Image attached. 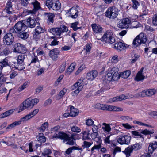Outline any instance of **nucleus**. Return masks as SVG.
<instances>
[{"mask_svg": "<svg viewBox=\"0 0 157 157\" xmlns=\"http://www.w3.org/2000/svg\"><path fill=\"white\" fill-rule=\"evenodd\" d=\"M52 138H59L63 140V141L66 142V144L71 145H74L75 143V139H74L73 136L70 137L68 135L64 132H59L56 133V132L55 134L53 136Z\"/></svg>", "mask_w": 157, "mask_h": 157, "instance_id": "f257e3e1", "label": "nucleus"}, {"mask_svg": "<svg viewBox=\"0 0 157 157\" xmlns=\"http://www.w3.org/2000/svg\"><path fill=\"white\" fill-rule=\"evenodd\" d=\"M39 101V99L37 98L32 99L31 98H29L25 100L20 105L19 110L22 111L26 109L32 108Z\"/></svg>", "mask_w": 157, "mask_h": 157, "instance_id": "f03ea898", "label": "nucleus"}, {"mask_svg": "<svg viewBox=\"0 0 157 157\" xmlns=\"http://www.w3.org/2000/svg\"><path fill=\"white\" fill-rule=\"evenodd\" d=\"M26 21L22 20L19 21L14 25V27L10 28V32L14 34L20 33L24 31L27 28L26 25Z\"/></svg>", "mask_w": 157, "mask_h": 157, "instance_id": "7ed1b4c3", "label": "nucleus"}, {"mask_svg": "<svg viewBox=\"0 0 157 157\" xmlns=\"http://www.w3.org/2000/svg\"><path fill=\"white\" fill-rule=\"evenodd\" d=\"M118 68L114 67L112 68H109L105 78L109 81H116L119 78V74L118 72Z\"/></svg>", "mask_w": 157, "mask_h": 157, "instance_id": "20e7f679", "label": "nucleus"}, {"mask_svg": "<svg viewBox=\"0 0 157 157\" xmlns=\"http://www.w3.org/2000/svg\"><path fill=\"white\" fill-rule=\"evenodd\" d=\"M106 16L109 19H113L116 18L118 14V10L115 7L109 8L105 13Z\"/></svg>", "mask_w": 157, "mask_h": 157, "instance_id": "39448f33", "label": "nucleus"}, {"mask_svg": "<svg viewBox=\"0 0 157 157\" xmlns=\"http://www.w3.org/2000/svg\"><path fill=\"white\" fill-rule=\"evenodd\" d=\"M113 33L112 32L107 31L103 35L101 39L102 40L106 43H109L112 44L115 42V39L113 37Z\"/></svg>", "mask_w": 157, "mask_h": 157, "instance_id": "423d86ee", "label": "nucleus"}, {"mask_svg": "<svg viewBox=\"0 0 157 157\" xmlns=\"http://www.w3.org/2000/svg\"><path fill=\"white\" fill-rule=\"evenodd\" d=\"M10 29L9 30V33L6 34L3 37V41L4 44L7 45H10L13 43L14 40V37L12 33H14L10 32Z\"/></svg>", "mask_w": 157, "mask_h": 157, "instance_id": "0eeeda50", "label": "nucleus"}, {"mask_svg": "<svg viewBox=\"0 0 157 157\" xmlns=\"http://www.w3.org/2000/svg\"><path fill=\"white\" fill-rule=\"evenodd\" d=\"M155 93V90L154 89H149L147 90H144L142 92L136 94V97H144L146 96L150 97Z\"/></svg>", "mask_w": 157, "mask_h": 157, "instance_id": "6e6552de", "label": "nucleus"}, {"mask_svg": "<svg viewBox=\"0 0 157 157\" xmlns=\"http://www.w3.org/2000/svg\"><path fill=\"white\" fill-rule=\"evenodd\" d=\"M101 110L111 111H121L123 110V109L120 107L104 104H102Z\"/></svg>", "mask_w": 157, "mask_h": 157, "instance_id": "1a4fd4ad", "label": "nucleus"}, {"mask_svg": "<svg viewBox=\"0 0 157 157\" xmlns=\"http://www.w3.org/2000/svg\"><path fill=\"white\" fill-rule=\"evenodd\" d=\"M131 137L128 135L119 136L117 139V142L121 144H129L130 143Z\"/></svg>", "mask_w": 157, "mask_h": 157, "instance_id": "9d476101", "label": "nucleus"}, {"mask_svg": "<svg viewBox=\"0 0 157 157\" xmlns=\"http://www.w3.org/2000/svg\"><path fill=\"white\" fill-rule=\"evenodd\" d=\"M130 20L128 18L123 19L120 20L117 24L118 27L121 28H128V25L131 22Z\"/></svg>", "mask_w": 157, "mask_h": 157, "instance_id": "9b49d317", "label": "nucleus"}, {"mask_svg": "<svg viewBox=\"0 0 157 157\" xmlns=\"http://www.w3.org/2000/svg\"><path fill=\"white\" fill-rule=\"evenodd\" d=\"M26 51V48L24 45L19 43L15 44L14 50L15 52L24 54Z\"/></svg>", "mask_w": 157, "mask_h": 157, "instance_id": "f8f14e48", "label": "nucleus"}, {"mask_svg": "<svg viewBox=\"0 0 157 157\" xmlns=\"http://www.w3.org/2000/svg\"><path fill=\"white\" fill-rule=\"evenodd\" d=\"M14 0H9L8 1L5 9L6 13L8 14H12L13 10L12 8V3L14 2Z\"/></svg>", "mask_w": 157, "mask_h": 157, "instance_id": "ddd939ff", "label": "nucleus"}, {"mask_svg": "<svg viewBox=\"0 0 157 157\" xmlns=\"http://www.w3.org/2000/svg\"><path fill=\"white\" fill-rule=\"evenodd\" d=\"M59 51L55 48L49 51V55L53 60H56L58 58V55L59 53Z\"/></svg>", "mask_w": 157, "mask_h": 157, "instance_id": "4468645a", "label": "nucleus"}, {"mask_svg": "<svg viewBox=\"0 0 157 157\" xmlns=\"http://www.w3.org/2000/svg\"><path fill=\"white\" fill-rule=\"evenodd\" d=\"M98 72L95 70H93L87 74L86 78L87 79L93 80L98 75Z\"/></svg>", "mask_w": 157, "mask_h": 157, "instance_id": "2eb2a0df", "label": "nucleus"}, {"mask_svg": "<svg viewBox=\"0 0 157 157\" xmlns=\"http://www.w3.org/2000/svg\"><path fill=\"white\" fill-rule=\"evenodd\" d=\"M26 24L28 27L31 28L34 27L37 24L39 25V23L37 22L36 20L30 17L27 20Z\"/></svg>", "mask_w": 157, "mask_h": 157, "instance_id": "dca6fc26", "label": "nucleus"}, {"mask_svg": "<svg viewBox=\"0 0 157 157\" xmlns=\"http://www.w3.org/2000/svg\"><path fill=\"white\" fill-rule=\"evenodd\" d=\"M128 47V45L121 42H117L115 44L114 48L117 50L120 51L126 49Z\"/></svg>", "mask_w": 157, "mask_h": 157, "instance_id": "f3484780", "label": "nucleus"}, {"mask_svg": "<svg viewBox=\"0 0 157 157\" xmlns=\"http://www.w3.org/2000/svg\"><path fill=\"white\" fill-rule=\"evenodd\" d=\"M83 78L82 79H80L78 80L77 82L79 85L78 88L75 90L74 91L72 92V94L73 95L75 96L77 95L81 91L83 87V85L81 84L83 82Z\"/></svg>", "mask_w": 157, "mask_h": 157, "instance_id": "a211bd4d", "label": "nucleus"}, {"mask_svg": "<svg viewBox=\"0 0 157 157\" xmlns=\"http://www.w3.org/2000/svg\"><path fill=\"white\" fill-rule=\"evenodd\" d=\"M69 13L70 16L72 18H76L78 17V10L74 7L71 8Z\"/></svg>", "mask_w": 157, "mask_h": 157, "instance_id": "6ab92c4d", "label": "nucleus"}, {"mask_svg": "<svg viewBox=\"0 0 157 157\" xmlns=\"http://www.w3.org/2000/svg\"><path fill=\"white\" fill-rule=\"evenodd\" d=\"M144 67H142L138 72L135 78V80L139 81L144 79L145 76L143 75L142 73L143 71Z\"/></svg>", "mask_w": 157, "mask_h": 157, "instance_id": "aec40b11", "label": "nucleus"}, {"mask_svg": "<svg viewBox=\"0 0 157 157\" xmlns=\"http://www.w3.org/2000/svg\"><path fill=\"white\" fill-rule=\"evenodd\" d=\"M157 147V142L155 141L150 143L148 147V153L152 154Z\"/></svg>", "mask_w": 157, "mask_h": 157, "instance_id": "412c9836", "label": "nucleus"}, {"mask_svg": "<svg viewBox=\"0 0 157 157\" xmlns=\"http://www.w3.org/2000/svg\"><path fill=\"white\" fill-rule=\"evenodd\" d=\"M91 26L94 33H100L102 32V28L100 25L96 24H92Z\"/></svg>", "mask_w": 157, "mask_h": 157, "instance_id": "4be33fe9", "label": "nucleus"}, {"mask_svg": "<svg viewBox=\"0 0 157 157\" xmlns=\"http://www.w3.org/2000/svg\"><path fill=\"white\" fill-rule=\"evenodd\" d=\"M25 56V55L24 54H21L18 56L17 58V63L22 67H23L24 69L25 68V67L24 63Z\"/></svg>", "mask_w": 157, "mask_h": 157, "instance_id": "5701e85b", "label": "nucleus"}, {"mask_svg": "<svg viewBox=\"0 0 157 157\" xmlns=\"http://www.w3.org/2000/svg\"><path fill=\"white\" fill-rule=\"evenodd\" d=\"M10 65L9 62L7 58H6L0 61V69L2 70L3 67Z\"/></svg>", "mask_w": 157, "mask_h": 157, "instance_id": "b1692460", "label": "nucleus"}, {"mask_svg": "<svg viewBox=\"0 0 157 157\" xmlns=\"http://www.w3.org/2000/svg\"><path fill=\"white\" fill-rule=\"evenodd\" d=\"M126 99V98L125 95H121L110 99H109V101L110 102H115L121 101Z\"/></svg>", "mask_w": 157, "mask_h": 157, "instance_id": "393cba45", "label": "nucleus"}, {"mask_svg": "<svg viewBox=\"0 0 157 157\" xmlns=\"http://www.w3.org/2000/svg\"><path fill=\"white\" fill-rule=\"evenodd\" d=\"M49 30L50 33L56 36H59L61 34L59 28H52Z\"/></svg>", "mask_w": 157, "mask_h": 157, "instance_id": "a878e982", "label": "nucleus"}, {"mask_svg": "<svg viewBox=\"0 0 157 157\" xmlns=\"http://www.w3.org/2000/svg\"><path fill=\"white\" fill-rule=\"evenodd\" d=\"M131 133L135 138H139L140 141H143L144 136L143 135L140 134L139 132L135 131H132Z\"/></svg>", "mask_w": 157, "mask_h": 157, "instance_id": "bb28decb", "label": "nucleus"}, {"mask_svg": "<svg viewBox=\"0 0 157 157\" xmlns=\"http://www.w3.org/2000/svg\"><path fill=\"white\" fill-rule=\"evenodd\" d=\"M76 63L74 62L72 63L68 67L67 71L65 72V75H69L71 73L75 68Z\"/></svg>", "mask_w": 157, "mask_h": 157, "instance_id": "cd10ccee", "label": "nucleus"}, {"mask_svg": "<svg viewBox=\"0 0 157 157\" xmlns=\"http://www.w3.org/2000/svg\"><path fill=\"white\" fill-rule=\"evenodd\" d=\"M141 41V44H144L147 41V38L146 36L144 35V33H141L139 35L137 36V39Z\"/></svg>", "mask_w": 157, "mask_h": 157, "instance_id": "c85d7f7f", "label": "nucleus"}, {"mask_svg": "<svg viewBox=\"0 0 157 157\" xmlns=\"http://www.w3.org/2000/svg\"><path fill=\"white\" fill-rule=\"evenodd\" d=\"M60 8L61 3L59 1H57L54 2L51 9L55 10H58L60 9Z\"/></svg>", "mask_w": 157, "mask_h": 157, "instance_id": "c756f323", "label": "nucleus"}, {"mask_svg": "<svg viewBox=\"0 0 157 157\" xmlns=\"http://www.w3.org/2000/svg\"><path fill=\"white\" fill-rule=\"evenodd\" d=\"M71 116L74 117L78 115L79 113L78 109L75 108L74 106H71L70 107Z\"/></svg>", "mask_w": 157, "mask_h": 157, "instance_id": "7c9ffc66", "label": "nucleus"}, {"mask_svg": "<svg viewBox=\"0 0 157 157\" xmlns=\"http://www.w3.org/2000/svg\"><path fill=\"white\" fill-rule=\"evenodd\" d=\"M134 150L132 146H129L126 148L124 151L127 157H128L130 156V154L133 152Z\"/></svg>", "mask_w": 157, "mask_h": 157, "instance_id": "2f4dec72", "label": "nucleus"}, {"mask_svg": "<svg viewBox=\"0 0 157 157\" xmlns=\"http://www.w3.org/2000/svg\"><path fill=\"white\" fill-rule=\"evenodd\" d=\"M37 140L40 143H44L46 141V138L42 133H39L36 136Z\"/></svg>", "mask_w": 157, "mask_h": 157, "instance_id": "473e14b6", "label": "nucleus"}, {"mask_svg": "<svg viewBox=\"0 0 157 157\" xmlns=\"http://www.w3.org/2000/svg\"><path fill=\"white\" fill-rule=\"evenodd\" d=\"M46 14H47L48 22V23L52 24L53 22V18L55 17L54 14L51 13H46Z\"/></svg>", "mask_w": 157, "mask_h": 157, "instance_id": "72a5a7b5", "label": "nucleus"}, {"mask_svg": "<svg viewBox=\"0 0 157 157\" xmlns=\"http://www.w3.org/2000/svg\"><path fill=\"white\" fill-rule=\"evenodd\" d=\"M9 67L13 68H15L19 70H22L24 69L23 67H21V65H20L18 63L16 62H13L12 64H10Z\"/></svg>", "mask_w": 157, "mask_h": 157, "instance_id": "f704fd0d", "label": "nucleus"}, {"mask_svg": "<svg viewBox=\"0 0 157 157\" xmlns=\"http://www.w3.org/2000/svg\"><path fill=\"white\" fill-rule=\"evenodd\" d=\"M31 4L33 6V10L35 11L38 10L40 8V4L37 0H35L34 2H32Z\"/></svg>", "mask_w": 157, "mask_h": 157, "instance_id": "c9c22d12", "label": "nucleus"}, {"mask_svg": "<svg viewBox=\"0 0 157 157\" xmlns=\"http://www.w3.org/2000/svg\"><path fill=\"white\" fill-rule=\"evenodd\" d=\"M131 72L129 70H127L126 71L121 72L120 75H119V77H121L122 78H128L130 75Z\"/></svg>", "mask_w": 157, "mask_h": 157, "instance_id": "e433bc0d", "label": "nucleus"}, {"mask_svg": "<svg viewBox=\"0 0 157 157\" xmlns=\"http://www.w3.org/2000/svg\"><path fill=\"white\" fill-rule=\"evenodd\" d=\"M36 34H39L43 33L45 31L44 29L42 27L37 26L35 29Z\"/></svg>", "mask_w": 157, "mask_h": 157, "instance_id": "4c0bfd02", "label": "nucleus"}, {"mask_svg": "<svg viewBox=\"0 0 157 157\" xmlns=\"http://www.w3.org/2000/svg\"><path fill=\"white\" fill-rule=\"evenodd\" d=\"M102 125L104 126L102 128V129L105 132H109L111 130V128L109 125L105 123H103Z\"/></svg>", "mask_w": 157, "mask_h": 157, "instance_id": "58836bf2", "label": "nucleus"}, {"mask_svg": "<svg viewBox=\"0 0 157 157\" xmlns=\"http://www.w3.org/2000/svg\"><path fill=\"white\" fill-rule=\"evenodd\" d=\"M20 124V121H16L9 125L6 128V129H11L16 125H18Z\"/></svg>", "mask_w": 157, "mask_h": 157, "instance_id": "ea45409f", "label": "nucleus"}, {"mask_svg": "<svg viewBox=\"0 0 157 157\" xmlns=\"http://www.w3.org/2000/svg\"><path fill=\"white\" fill-rule=\"evenodd\" d=\"M154 130L149 131L147 129H145L144 130H141L140 133L143 134L145 135H147L153 134L154 133Z\"/></svg>", "mask_w": 157, "mask_h": 157, "instance_id": "a19ab883", "label": "nucleus"}, {"mask_svg": "<svg viewBox=\"0 0 157 157\" xmlns=\"http://www.w3.org/2000/svg\"><path fill=\"white\" fill-rule=\"evenodd\" d=\"M67 92V90L65 89H63L61 91L57 96V98L58 100L61 98Z\"/></svg>", "mask_w": 157, "mask_h": 157, "instance_id": "79ce46f5", "label": "nucleus"}, {"mask_svg": "<svg viewBox=\"0 0 157 157\" xmlns=\"http://www.w3.org/2000/svg\"><path fill=\"white\" fill-rule=\"evenodd\" d=\"M18 34V37L21 39H26L28 37V34L26 32H24V31L21 33Z\"/></svg>", "mask_w": 157, "mask_h": 157, "instance_id": "37998d69", "label": "nucleus"}, {"mask_svg": "<svg viewBox=\"0 0 157 157\" xmlns=\"http://www.w3.org/2000/svg\"><path fill=\"white\" fill-rule=\"evenodd\" d=\"M52 153L51 150L48 148H45L42 153V155L44 156H48Z\"/></svg>", "mask_w": 157, "mask_h": 157, "instance_id": "c03bdc74", "label": "nucleus"}, {"mask_svg": "<svg viewBox=\"0 0 157 157\" xmlns=\"http://www.w3.org/2000/svg\"><path fill=\"white\" fill-rule=\"evenodd\" d=\"M10 53V51L9 48L6 47L4 49L2 52H0V55L1 56L7 55Z\"/></svg>", "mask_w": 157, "mask_h": 157, "instance_id": "a18cd8bd", "label": "nucleus"}, {"mask_svg": "<svg viewBox=\"0 0 157 157\" xmlns=\"http://www.w3.org/2000/svg\"><path fill=\"white\" fill-rule=\"evenodd\" d=\"M132 146L134 150L135 151L140 150L142 147V145L139 143H136Z\"/></svg>", "mask_w": 157, "mask_h": 157, "instance_id": "49530a36", "label": "nucleus"}, {"mask_svg": "<svg viewBox=\"0 0 157 157\" xmlns=\"http://www.w3.org/2000/svg\"><path fill=\"white\" fill-rule=\"evenodd\" d=\"M59 30L61 32V33L64 32H66L68 31L67 28L63 25H61L59 27Z\"/></svg>", "mask_w": 157, "mask_h": 157, "instance_id": "de8ad7c7", "label": "nucleus"}, {"mask_svg": "<svg viewBox=\"0 0 157 157\" xmlns=\"http://www.w3.org/2000/svg\"><path fill=\"white\" fill-rule=\"evenodd\" d=\"M54 1L53 0H47L46 2V5L48 8L50 9H51L52 6L53 5V3Z\"/></svg>", "mask_w": 157, "mask_h": 157, "instance_id": "09e8293b", "label": "nucleus"}, {"mask_svg": "<svg viewBox=\"0 0 157 157\" xmlns=\"http://www.w3.org/2000/svg\"><path fill=\"white\" fill-rule=\"evenodd\" d=\"M71 131L73 132L79 133L81 131V129L75 125L72 127L71 128Z\"/></svg>", "mask_w": 157, "mask_h": 157, "instance_id": "8fccbe9b", "label": "nucleus"}, {"mask_svg": "<svg viewBox=\"0 0 157 157\" xmlns=\"http://www.w3.org/2000/svg\"><path fill=\"white\" fill-rule=\"evenodd\" d=\"M138 39V38L137 39L136 37L133 40L132 44L134 46L133 47H137L138 45L141 44V41H140Z\"/></svg>", "mask_w": 157, "mask_h": 157, "instance_id": "3c124183", "label": "nucleus"}, {"mask_svg": "<svg viewBox=\"0 0 157 157\" xmlns=\"http://www.w3.org/2000/svg\"><path fill=\"white\" fill-rule=\"evenodd\" d=\"M30 119V117H29V115L28 114L21 118L20 120L17 121H20V124H21V122L26 121Z\"/></svg>", "mask_w": 157, "mask_h": 157, "instance_id": "603ef678", "label": "nucleus"}, {"mask_svg": "<svg viewBox=\"0 0 157 157\" xmlns=\"http://www.w3.org/2000/svg\"><path fill=\"white\" fill-rule=\"evenodd\" d=\"M82 133L83 134L82 138L83 140H86L89 139V136L90 135V133L88 132V133H87L86 132L84 131L82 132Z\"/></svg>", "mask_w": 157, "mask_h": 157, "instance_id": "864d4df0", "label": "nucleus"}, {"mask_svg": "<svg viewBox=\"0 0 157 157\" xmlns=\"http://www.w3.org/2000/svg\"><path fill=\"white\" fill-rule=\"evenodd\" d=\"M39 111V109H37L34 110L33 111L31 112L29 114H28L29 117H30V118L36 115L38 112Z\"/></svg>", "mask_w": 157, "mask_h": 157, "instance_id": "5fc2aeb1", "label": "nucleus"}, {"mask_svg": "<svg viewBox=\"0 0 157 157\" xmlns=\"http://www.w3.org/2000/svg\"><path fill=\"white\" fill-rule=\"evenodd\" d=\"M94 123V121L91 119H88L86 121V124L88 126H92Z\"/></svg>", "mask_w": 157, "mask_h": 157, "instance_id": "6e6d98bb", "label": "nucleus"}, {"mask_svg": "<svg viewBox=\"0 0 157 157\" xmlns=\"http://www.w3.org/2000/svg\"><path fill=\"white\" fill-rule=\"evenodd\" d=\"M48 122H44L42 124L40 128V129L44 131L48 128Z\"/></svg>", "mask_w": 157, "mask_h": 157, "instance_id": "4d7b16f0", "label": "nucleus"}, {"mask_svg": "<svg viewBox=\"0 0 157 157\" xmlns=\"http://www.w3.org/2000/svg\"><path fill=\"white\" fill-rule=\"evenodd\" d=\"M118 56L117 55H115L112 57L111 59V62L113 63H116L119 61V59L118 58Z\"/></svg>", "mask_w": 157, "mask_h": 157, "instance_id": "13d9d810", "label": "nucleus"}, {"mask_svg": "<svg viewBox=\"0 0 157 157\" xmlns=\"http://www.w3.org/2000/svg\"><path fill=\"white\" fill-rule=\"evenodd\" d=\"M132 1L133 4L132 7L134 9H137L138 6L139 5L138 2L136 0H132Z\"/></svg>", "mask_w": 157, "mask_h": 157, "instance_id": "bf43d9fd", "label": "nucleus"}, {"mask_svg": "<svg viewBox=\"0 0 157 157\" xmlns=\"http://www.w3.org/2000/svg\"><path fill=\"white\" fill-rule=\"evenodd\" d=\"M78 22H76L72 23L71 24V27L72 28L74 31H76L78 30L77 25H78Z\"/></svg>", "mask_w": 157, "mask_h": 157, "instance_id": "052dcab7", "label": "nucleus"}, {"mask_svg": "<svg viewBox=\"0 0 157 157\" xmlns=\"http://www.w3.org/2000/svg\"><path fill=\"white\" fill-rule=\"evenodd\" d=\"M131 25L133 28H137L139 25H141V24L137 21H134L132 22L131 23Z\"/></svg>", "mask_w": 157, "mask_h": 157, "instance_id": "680f3d73", "label": "nucleus"}, {"mask_svg": "<svg viewBox=\"0 0 157 157\" xmlns=\"http://www.w3.org/2000/svg\"><path fill=\"white\" fill-rule=\"evenodd\" d=\"M152 22L154 26H157V14L155 15L152 17Z\"/></svg>", "mask_w": 157, "mask_h": 157, "instance_id": "e2e57ef3", "label": "nucleus"}, {"mask_svg": "<svg viewBox=\"0 0 157 157\" xmlns=\"http://www.w3.org/2000/svg\"><path fill=\"white\" fill-rule=\"evenodd\" d=\"M36 53L37 55L38 56L43 55L44 53V51L39 48L36 50Z\"/></svg>", "mask_w": 157, "mask_h": 157, "instance_id": "0e129e2a", "label": "nucleus"}, {"mask_svg": "<svg viewBox=\"0 0 157 157\" xmlns=\"http://www.w3.org/2000/svg\"><path fill=\"white\" fill-rule=\"evenodd\" d=\"M51 38L53 39L54 40L52 41L50 45L51 46H55L58 44V41H57V39L55 38V37H51Z\"/></svg>", "mask_w": 157, "mask_h": 157, "instance_id": "69168bd1", "label": "nucleus"}, {"mask_svg": "<svg viewBox=\"0 0 157 157\" xmlns=\"http://www.w3.org/2000/svg\"><path fill=\"white\" fill-rule=\"evenodd\" d=\"M122 125L125 128L127 129H130L133 127V126H132L128 123H123Z\"/></svg>", "mask_w": 157, "mask_h": 157, "instance_id": "338daca9", "label": "nucleus"}, {"mask_svg": "<svg viewBox=\"0 0 157 157\" xmlns=\"http://www.w3.org/2000/svg\"><path fill=\"white\" fill-rule=\"evenodd\" d=\"M40 37V35L39 34H36V33L35 32V34L33 35V39L36 41H37L39 40Z\"/></svg>", "mask_w": 157, "mask_h": 157, "instance_id": "774afa93", "label": "nucleus"}]
</instances>
